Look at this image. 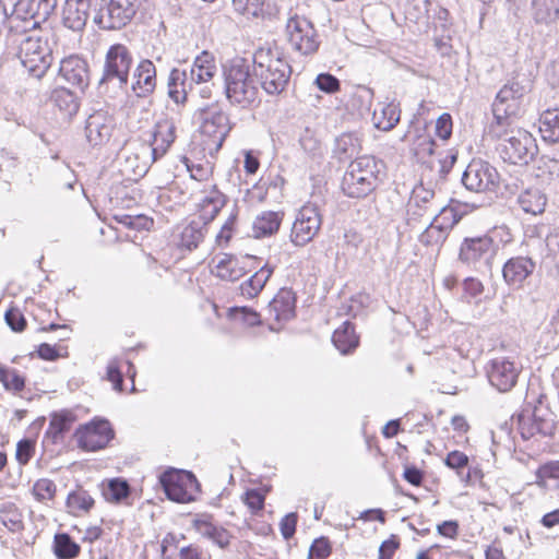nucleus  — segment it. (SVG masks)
<instances>
[{
    "label": "nucleus",
    "instance_id": "obj_1",
    "mask_svg": "<svg viewBox=\"0 0 559 559\" xmlns=\"http://www.w3.org/2000/svg\"><path fill=\"white\" fill-rule=\"evenodd\" d=\"M133 64V55L123 44H114L105 56L103 75L98 81V94L109 99H116L126 93L129 73Z\"/></svg>",
    "mask_w": 559,
    "mask_h": 559
},
{
    "label": "nucleus",
    "instance_id": "obj_2",
    "mask_svg": "<svg viewBox=\"0 0 559 559\" xmlns=\"http://www.w3.org/2000/svg\"><path fill=\"white\" fill-rule=\"evenodd\" d=\"M224 92L230 105L249 108L258 100L259 88L248 60L234 58L222 66Z\"/></svg>",
    "mask_w": 559,
    "mask_h": 559
},
{
    "label": "nucleus",
    "instance_id": "obj_3",
    "mask_svg": "<svg viewBox=\"0 0 559 559\" xmlns=\"http://www.w3.org/2000/svg\"><path fill=\"white\" fill-rule=\"evenodd\" d=\"M253 75L269 95L283 93L292 75V67L277 49L261 47L253 53Z\"/></svg>",
    "mask_w": 559,
    "mask_h": 559
},
{
    "label": "nucleus",
    "instance_id": "obj_4",
    "mask_svg": "<svg viewBox=\"0 0 559 559\" xmlns=\"http://www.w3.org/2000/svg\"><path fill=\"white\" fill-rule=\"evenodd\" d=\"M501 233L508 236L507 239L501 237V241L510 242L511 235L504 228L497 227L491 233L465 237L460 246L459 261L477 272H490L493 260L500 250V245L495 239V236L501 235Z\"/></svg>",
    "mask_w": 559,
    "mask_h": 559
},
{
    "label": "nucleus",
    "instance_id": "obj_5",
    "mask_svg": "<svg viewBox=\"0 0 559 559\" xmlns=\"http://www.w3.org/2000/svg\"><path fill=\"white\" fill-rule=\"evenodd\" d=\"M383 163L374 156L364 155L352 160L342 179V190L349 197H368L378 187Z\"/></svg>",
    "mask_w": 559,
    "mask_h": 559
},
{
    "label": "nucleus",
    "instance_id": "obj_6",
    "mask_svg": "<svg viewBox=\"0 0 559 559\" xmlns=\"http://www.w3.org/2000/svg\"><path fill=\"white\" fill-rule=\"evenodd\" d=\"M5 39L19 48L17 57L29 75L41 79L46 74L53 59L46 40L31 32L10 34Z\"/></svg>",
    "mask_w": 559,
    "mask_h": 559
},
{
    "label": "nucleus",
    "instance_id": "obj_7",
    "mask_svg": "<svg viewBox=\"0 0 559 559\" xmlns=\"http://www.w3.org/2000/svg\"><path fill=\"white\" fill-rule=\"evenodd\" d=\"M147 0H102L93 21L105 31L121 29L145 9Z\"/></svg>",
    "mask_w": 559,
    "mask_h": 559
},
{
    "label": "nucleus",
    "instance_id": "obj_8",
    "mask_svg": "<svg viewBox=\"0 0 559 559\" xmlns=\"http://www.w3.org/2000/svg\"><path fill=\"white\" fill-rule=\"evenodd\" d=\"M57 7V0H17L12 10L10 31L13 34L33 32L46 22Z\"/></svg>",
    "mask_w": 559,
    "mask_h": 559
},
{
    "label": "nucleus",
    "instance_id": "obj_9",
    "mask_svg": "<svg viewBox=\"0 0 559 559\" xmlns=\"http://www.w3.org/2000/svg\"><path fill=\"white\" fill-rule=\"evenodd\" d=\"M503 162L513 165H528L538 153L536 139L528 131L518 128L496 147Z\"/></svg>",
    "mask_w": 559,
    "mask_h": 559
},
{
    "label": "nucleus",
    "instance_id": "obj_10",
    "mask_svg": "<svg viewBox=\"0 0 559 559\" xmlns=\"http://www.w3.org/2000/svg\"><path fill=\"white\" fill-rule=\"evenodd\" d=\"M518 430L524 440L536 436L550 437L556 429L555 414L542 402L538 405H527L516 416Z\"/></svg>",
    "mask_w": 559,
    "mask_h": 559
},
{
    "label": "nucleus",
    "instance_id": "obj_11",
    "mask_svg": "<svg viewBox=\"0 0 559 559\" xmlns=\"http://www.w3.org/2000/svg\"><path fill=\"white\" fill-rule=\"evenodd\" d=\"M435 198V190L426 188L423 183L416 185L406 204V225L415 228L426 215L433 217L435 214H439L445 218L447 214H451L454 217L453 210L436 204Z\"/></svg>",
    "mask_w": 559,
    "mask_h": 559
},
{
    "label": "nucleus",
    "instance_id": "obj_12",
    "mask_svg": "<svg viewBox=\"0 0 559 559\" xmlns=\"http://www.w3.org/2000/svg\"><path fill=\"white\" fill-rule=\"evenodd\" d=\"M159 483L166 497L178 503H189L195 500L200 484L192 472L169 468L160 474Z\"/></svg>",
    "mask_w": 559,
    "mask_h": 559
},
{
    "label": "nucleus",
    "instance_id": "obj_13",
    "mask_svg": "<svg viewBox=\"0 0 559 559\" xmlns=\"http://www.w3.org/2000/svg\"><path fill=\"white\" fill-rule=\"evenodd\" d=\"M500 175L488 162L473 159L464 170L461 181L472 192L496 191L500 186Z\"/></svg>",
    "mask_w": 559,
    "mask_h": 559
},
{
    "label": "nucleus",
    "instance_id": "obj_14",
    "mask_svg": "<svg viewBox=\"0 0 559 559\" xmlns=\"http://www.w3.org/2000/svg\"><path fill=\"white\" fill-rule=\"evenodd\" d=\"M199 118L202 134L211 138L215 150H219L233 128L228 114L215 103L201 108Z\"/></svg>",
    "mask_w": 559,
    "mask_h": 559
},
{
    "label": "nucleus",
    "instance_id": "obj_15",
    "mask_svg": "<svg viewBox=\"0 0 559 559\" xmlns=\"http://www.w3.org/2000/svg\"><path fill=\"white\" fill-rule=\"evenodd\" d=\"M73 436L80 449L98 451L107 447L114 439L115 432L107 419L96 417L90 423L80 425Z\"/></svg>",
    "mask_w": 559,
    "mask_h": 559
},
{
    "label": "nucleus",
    "instance_id": "obj_16",
    "mask_svg": "<svg viewBox=\"0 0 559 559\" xmlns=\"http://www.w3.org/2000/svg\"><path fill=\"white\" fill-rule=\"evenodd\" d=\"M531 87L532 81L525 74L516 73L500 88L492 107H501L509 115L520 116L523 98Z\"/></svg>",
    "mask_w": 559,
    "mask_h": 559
},
{
    "label": "nucleus",
    "instance_id": "obj_17",
    "mask_svg": "<svg viewBox=\"0 0 559 559\" xmlns=\"http://www.w3.org/2000/svg\"><path fill=\"white\" fill-rule=\"evenodd\" d=\"M286 36L292 48L300 55L308 56L319 48L318 34L312 23L306 17L293 16L286 23Z\"/></svg>",
    "mask_w": 559,
    "mask_h": 559
},
{
    "label": "nucleus",
    "instance_id": "obj_18",
    "mask_svg": "<svg viewBox=\"0 0 559 559\" xmlns=\"http://www.w3.org/2000/svg\"><path fill=\"white\" fill-rule=\"evenodd\" d=\"M322 225L319 209L314 204L304 205L297 213L290 233L296 246H305L319 233Z\"/></svg>",
    "mask_w": 559,
    "mask_h": 559
},
{
    "label": "nucleus",
    "instance_id": "obj_19",
    "mask_svg": "<svg viewBox=\"0 0 559 559\" xmlns=\"http://www.w3.org/2000/svg\"><path fill=\"white\" fill-rule=\"evenodd\" d=\"M521 367L507 357L491 359L486 367L490 384L499 392H509L518 382Z\"/></svg>",
    "mask_w": 559,
    "mask_h": 559
},
{
    "label": "nucleus",
    "instance_id": "obj_20",
    "mask_svg": "<svg viewBox=\"0 0 559 559\" xmlns=\"http://www.w3.org/2000/svg\"><path fill=\"white\" fill-rule=\"evenodd\" d=\"M99 8V0H66L62 9V24L68 29L82 33L86 26L91 11Z\"/></svg>",
    "mask_w": 559,
    "mask_h": 559
},
{
    "label": "nucleus",
    "instance_id": "obj_21",
    "mask_svg": "<svg viewBox=\"0 0 559 559\" xmlns=\"http://www.w3.org/2000/svg\"><path fill=\"white\" fill-rule=\"evenodd\" d=\"M176 123L171 118L159 119L152 132L150 145L144 150L151 155V163L162 158L176 140Z\"/></svg>",
    "mask_w": 559,
    "mask_h": 559
},
{
    "label": "nucleus",
    "instance_id": "obj_22",
    "mask_svg": "<svg viewBox=\"0 0 559 559\" xmlns=\"http://www.w3.org/2000/svg\"><path fill=\"white\" fill-rule=\"evenodd\" d=\"M79 417L73 409H60L50 413L49 426L44 435V442L53 445L64 443L66 435L71 430L72 426L78 421Z\"/></svg>",
    "mask_w": 559,
    "mask_h": 559
},
{
    "label": "nucleus",
    "instance_id": "obj_23",
    "mask_svg": "<svg viewBox=\"0 0 559 559\" xmlns=\"http://www.w3.org/2000/svg\"><path fill=\"white\" fill-rule=\"evenodd\" d=\"M536 269V262L527 255L508 259L502 266V278L512 288H521Z\"/></svg>",
    "mask_w": 559,
    "mask_h": 559
},
{
    "label": "nucleus",
    "instance_id": "obj_24",
    "mask_svg": "<svg viewBox=\"0 0 559 559\" xmlns=\"http://www.w3.org/2000/svg\"><path fill=\"white\" fill-rule=\"evenodd\" d=\"M59 75L81 92L90 84L88 63L79 56H70L61 60Z\"/></svg>",
    "mask_w": 559,
    "mask_h": 559
},
{
    "label": "nucleus",
    "instance_id": "obj_25",
    "mask_svg": "<svg viewBox=\"0 0 559 559\" xmlns=\"http://www.w3.org/2000/svg\"><path fill=\"white\" fill-rule=\"evenodd\" d=\"M114 129V120L105 111H95L90 115L85 123V135L92 146L109 141Z\"/></svg>",
    "mask_w": 559,
    "mask_h": 559
},
{
    "label": "nucleus",
    "instance_id": "obj_26",
    "mask_svg": "<svg viewBox=\"0 0 559 559\" xmlns=\"http://www.w3.org/2000/svg\"><path fill=\"white\" fill-rule=\"evenodd\" d=\"M156 81L155 64L148 59H142L133 72L131 88L138 97L144 98L153 94Z\"/></svg>",
    "mask_w": 559,
    "mask_h": 559
},
{
    "label": "nucleus",
    "instance_id": "obj_27",
    "mask_svg": "<svg viewBox=\"0 0 559 559\" xmlns=\"http://www.w3.org/2000/svg\"><path fill=\"white\" fill-rule=\"evenodd\" d=\"M269 312L277 321H288L295 317L296 296L289 288H281L269 302Z\"/></svg>",
    "mask_w": 559,
    "mask_h": 559
},
{
    "label": "nucleus",
    "instance_id": "obj_28",
    "mask_svg": "<svg viewBox=\"0 0 559 559\" xmlns=\"http://www.w3.org/2000/svg\"><path fill=\"white\" fill-rule=\"evenodd\" d=\"M217 72L214 57L206 50L202 51L195 57L193 64L190 68L188 78L190 83H207ZM191 87V84H189Z\"/></svg>",
    "mask_w": 559,
    "mask_h": 559
},
{
    "label": "nucleus",
    "instance_id": "obj_29",
    "mask_svg": "<svg viewBox=\"0 0 559 559\" xmlns=\"http://www.w3.org/2000/svg\"><path fill=\"white\" fill-rule=\"evenodd\" d=\"M442 215L435 214L432 221L425 228L424 231L418 237V241L425 247H431L439 250L444 241L447 240L451 226L456 223V219L453 218L450 226L443 225L439 223V218Z\"/></svg>",
    "mask_w": 559,
    "mask_h": 559
},
{
    "label": "nucleus",
    "instance_id": "obj_30",
    "mask_svg": "<svg viewBox=\"0 0 559 559\" xmlns=\"http://www.w3.org/2000/svg\"><path fill=\"white\" fill-rule=\"evenodd\" d=\"M493 120L488 126L487 134L493 140H501L510 136L513 131L518 128L513 126L516 115H509L508 111L501 109V107H492Z\"/></svg>",
    "mask_w": 559,
    "mask_h": 559
},
{
    "label": "nucleus",
    "instance_id": "obj_31",
    "mask_svg": "<svg viewBox=\"0 0 559 559\" xmlns=\"http://www.w3.org/2000/svg\"><path fill=\"white\" fill-rule=\"evenodd\" d=\"M193 526L203 537L211 539L219 548H227L230 544V533L222 526H217L206 519H197Z\"/></svg>",
    "mask_w": 559,
    "mask_h": 559
},
{
    "label": "nucleus",
    "instance_id": "obj_32",
    "mask_svg": "<svg viewBox=\"0 0 559 559\" xmlns=\"http://www.w3.org/2000/svg\"><path fill=\"white\" fill-rule=\"evenodd\" d=\"M50 100L64 118L73 117L80 108L78 95L66 87H57L51 92Z\"/></svg>",
    "mask_w": 559,
    "mask_h": 559
},
{
    "label": "nucleus",
    "instance_id": "obj_33",
    "mask_svg": "<svg viewBox=\"0 0 559 559\" xmlns=\"http://www.w3.org/2000/svg\"><path fill=\"white\" fill-rule=\"evenodd\" d=\"M531 11L535 24H552L559 20V0H532Z\"/></svg>",
    "mask_w": 559,
    "mask_h": 559
},
{
    "label": "nucleus",
    "instance_id": "obj_34",
    "mask_svg": "<svg viewBox=\"0 0 559 559\" xmlns=\"http://www.w3.org/2000/svg\"><path fill=\"white\" fill-rule=\"evenodd\" d=\"M332 342L343 355L350 354L355 350L359 345V337L355 333L354 324L349 321H345L342 326L334 331Z\"/></svg>",
    "mask_w": 559,
    "mask_h": 559
},
{
    "label": "nucleus",
    "instance_id": "obj_35",
    "mask_svg": "<svg viewBox=\"0 0 559 559\" xmlns=\"http://www.w3.org/2000/svg\"><path fill=\"white\" fill-rule=\"evenodd\" d=\"M380 109L372 114L373 126L381 131L392 130L401 119V109L397 104H379Z\"/></svg>",
    "mask_w": 559,
    "mask_h": 559
},
{
    "label": "nucleus",
    "instance_id": "obj_36",
    "mask_svg": "<svg viewBox=\"0 0 559 559\" xmlns=\"http://www.w3.org/2000/svg\"><path fill=\"white\" fill-rule=\"evenodd\" d=\"M274 272V267L270 264L261 266L253 275L240 285V293L243 297L254 298L264 288Z\"/></svg>",
    "mask_w": 559,
    "mask_h": 559
},
{
    "label": "nucleus",
    "instance_id": "obj_37",
    "mask_svg": "<svg viewBox=\"0 0 559 559\" xmlns=\"http://www.w3.org/2000/svg\"><path fill=\"white\" fill-rule=\"evenodd\" d=\"M281 222L282 215L278 212H262L253 222L252 231L254 238H263L274 235L278 230Z\"/></svg>",
    "mask_w": 559,
    "mask_h": 559
},
{
    "label": "nucleus",
    "instance_id": "obj_38",
    "mask_svg": "<svg viewBox=\"0 0 559 559\" xmlns=\"http://www.w3.org/2000/svg\"><path fill=\"white\" fill-rule=\"evenodd\" d=\"M360 141L354 133H343L335 139L333 154L340 162H346L360 151Z\"/></svg>",
    "mask_w": 559,
    "mask_h": 559
},
{
    "label": "nucleus",
    "instance_id": "obj_39",
    "mask_svg": "<svg viewBox=\"0 0 559 559\" xmlns=\"http://www.w3.org/2000/svg\"><path fill=\"white\" fill-rule=\"evenodd\" d=\"M95 500L82 487H78L68 493L66 506L70 514L78 516L87 513L94 507Z\"/></svg>",
    "mask_w": 559,
    "mask_h": 559
},
{
    "label": "nucleus",
    "instance_id": "obj_40",
    "mask_svg": "<svg viewBox=\"0 0 559 559\" xmlns=\"http://www.w3.org/2000/svg\"><path fill=\"white\" fill-rule=\"evenodd\" d=\"M188 73L186 70L173 69L168 78V96L176 104L187 100Z\"/></svg>",
    "mask_w": 559,
    "mask_h": 559
},
{
    "label": "nucleus",
    "instance_id": "obj_41",
    "mask_svg": "<svg viewBox=\"0 0 559 559\" xmlns=\"http://www.w3.org/2000/svg\"><path fill=\"white\" fill-rule=\"evenodd\" d=\"M215 274L224 281L235 282L246 274L239 261L231 254H224L215 265Z\"/></svg>",
    "mask_w": 559,
    "mask_h": 559
},
{
    "label": "nucleus",
    "instance_id": "obj_42",
    "mask_svg": "<svg viewBox=\"0 0 559 559\" xmlns=\"http://www.w3.org/2000/svg\"><path fill=\"white\" fill-rule=\"evenodd\" d=\"M535 483L543 489L559 490V461L542 464L536 471Z\"/></svg>",
    "mask_w": 559,
    "mask_h": 559
},
{
    "label": "nucleus",
    "instance_id": "obj_43",
    "mask_svg": "<svg viewBox=\"0 0 559 559\" xmlns=\"http://www.w3.org/2000/svg\"><path fill=\"white\" fill-rule=\"evenodd\" d=\"M539 132L545 141L559 142V109H548L542 114Z\"/></svg>",
    "mask_w": 559,
    "mask_h": 559
},
{
    "label": "nucleus",
    "instance_id": "obj_44",
    "mask_svg": "<svg viewBox=\"0 0 559 559\" xmlns=\"http://www.w3.org/2000/svg\"><path fill=\"white\" fill-rule=\"evenodd\" d=\"M521 209L530 214L537 215L545 211L546 195L538 189H528L519 195Z\"/></svg>",
    "mask_w": 559,
    "mask_h": 559
},
{
    "label": "nucleus",
    "instance_id": "obj_45",
    "mask_svg": "<svg viewBox=\"0 0 559 559\" xmlns=\"http://www.w3.org/2000/svg\"><path fill=\"white\" fill-rule=\"evenodd\" d=\"M52 548L58 559H74L81 552V546L68 533H57Z\"/></svg>",
    "mask_w": 559,
    "mask_h": 559
},
{
    "label": "nucleus",
    "instance_id": "obj_46",
    "mask_svg": "<svg viewBox=\"0 0 559 559\" xmlns=\"http://www.w3.org/2000/svg\"><path fill=\"white\" fill-rule=\"evenodd\" d=\"M204 226L205 223L201 224L200 222H191L181 230L178 246L181 249H187L189 251L198 248L199 243L203 241L204 238Z\"/></svg>",
    "mask_w": 559,
    "mask_h": 559
},
{
    "label": "nucleus",
    "instance_id": "obj_47",
    "mask_svg": "<svg viewBox=\"0 0 559 559\" xmlns=\"http://www.w3.org/2000/svg\"><path fill=\"white\" fill-rule=\"evenodd\" d=\"M468 456L457 450L451 451L444 459V464L449 468L456 471V474L460 476V478L467 484L472 480L473 477V472L468 467ZM474 474H477L476 469H474Z\"/></svg>",
    "mask_w": 559,
    "mask_h": 559
},
{
    "label": "nucleus",
    "instance_id": "obj_48",
    "mask_svg": "<svg viewBox=\"0 0 559 559\" xmlns=\"http://www.w3.org/2000/svg\"><path fill=\"white\" fill-rule=\"evenodd\" d=\"M1 523L12 533L24 530L23 514L19 508L12 503H3L0 508Z\"/></svg>",
    "mask_w": 559,
    "mask_h": 559
},
{
    "label": "nucleus",
    "instance_id": "obj_49",
    "mask_svg": "<svg viewBox=\"0 0 559 559\" xmlns=\"http://www.w3.org/2000/svg\"><path fill=\"white\" fill-rule=\"evenodd\" d=\"M131 493L129 483L123 478H112L107 487L103 489V496L109 502L119 503L127 499Z\"/></svg>",
    "mask_w": 559,
    "mask_h": 559
},
{
    "label": "nucleus",
    "instance_id": "obj_50",
    "mask_svg": "<svg viewBox=\"0 0 559 559\" xmlns=\"http://www.w3.org/2000/svg\"><path fill=\"white\" fill-rule=\"evenodd\" d=\"M226 203V197L213 187L210 194L202 201V216L204 219L212 221Z\"/></svg>",
    "mask_w": 559,
    "mask_h": 559
},
{
    "label": "nucleus",
    "instance_id": "obj_51",
    "mask_svg": "<svg viewBox=\"0 0 559 559\" xmlns=\"http://www.w3.org/2000/svg\"><path fill=\"white\" fill-rule=\"evenodd\" d=\"M536 176L549 181L559 178V153L543 155L538 160Z\"/></svg>",
    "mask_w": 559,
    "mask_h": 559
},
{
    "label": "nucleus",
    "instance_id": "obj_52",
    "mask_svg": "<svg viewBox=\"0 0 559 559\" xmlns=\"http://www.w3.org/2000/svg\"><path fill=\"white\" fill-rule=\"evenodd\" d=\"M431 1L430 0H412L405 5L406 19L414 23H418L429 19Z\"/></svg>",
    "mask_w": 559,
    "mask_h": 559
},
{
    "label": "nucleus",
    "instance_id": "obj_53",
    "mask_svg": "<svg viewBox=\"0 0 559 559\" xmlns=\"http://www.w3.org/2000/svg\"><path fill=\"white\" fill-rule=\"evenodd\" d=\"M32 492L39 502L52 500L57 492V486L48 478H40L33 485Z\"/></svg>",
    "mask_w": 559,
    "mask_h": 559
},
{
    "label": "nucleus",
    "instance_id": "obj_54",
    "mask_svg": "<svg viewBox=\"0 0 559 559\" xmlns=\"http://www.w3.org/2000/svg\"><path fill=\"white\" fill-rule=\"evenodd\" d=\"M435 140L429 134H419L414 144L413 151L418 159H424L426 156H431L435 153Z\"/></svg>",
    "mask_w": 559,
    "mask_h": 559
},
{
    "label": "nucleus",
    "instance_id": "obj_55",
    "mask_svg": "<svg viewBox=\"0 0 559 559\" xmlns=\"http://www.w3.org/2000/svg\"><path fill=\"white\" fill-rule=\"evenodd\" d=\"M314 84L320 91L326 94H335L341 90L340 80L328 72L318 74L314 80Z\"/></svg>",
    "mask_w": 559,
    "mask_h": 559
},
{
    "label": "nucleus",
    "instance_id": "obj_56",
    "mask_svg": "<svg viewBox=\"0 0 559 559\" xmlns=\"http://www.w3.org/2000/svg\"><path fill=\"white\" fill-rule=\"evenodd\" d=\"M332 546L328 537L316 538L309 549L308 559H325L331 555Z\"/></svg>",
    "mask_w": 559,
    "mask_h": 559
},
{
    "label": "nucleus",
    "instance_id": "obj_57",
    "mask_svg": "<svg viewBox=\"0 0 559 559\" xmlns=\"http://www.w3.org/2000/svg\"><path fill=\"white\" fill-rule=\"evenodd\" d=\"M233 5L241 14L259 16L263 11L264 0H233Z\"/></svg>",
    "mask_w": 559,
    "mask_h": 559
},
{
    "label": "nucleus",
    "instance_id": "obj_58",
    "mask_svg": "<svg viewBox=\"0 0 559 559\" xmlns=\"http://www.w3.org/2000/svg\"><path fill=\"white\" fill-rule=\"evenodd\" d=\"M119 222L135 230H150L154 224L153 219L146 215H123Z\"/></svg>",
    "mask_w": 559,
    "mask_h": 559
},
{
    "label": "nucleus",
    "instance_id": "obj_59",
    "mask_svg": "<svg viewBox=\"0 0 559 559\" xmlns=\"http://www.w3.org/2000/svg\"><path fill=\"white\" fill-rule=\"evenodd\" d=\"M7 324L13 332H23L27 325V321L17 308H10L4 314Z\"/></svg>",
    "mask_w": 559,
    "mask_h": 559
},
{
    "label": "nucleus",
    "instance_id": "obj_60",
    "mask_svg": "<svg viewBox=\"0 0 559 559\" xmlns=\"http://www.w3.org/2000/svg\"><path fill=\"white\" fill-rule=\"evenodd\" d=\"M35 451V443L31 439H22L16 444L15 457L17 462L25 465L29 462Z\"/></svg>",
    "mask_w": 559,
    "mask_h": 559
},
{
    "label": "nucleus",
    "instance_id": "obj_61",
    "mask_svg": "<svg viewBox=\"0 0 559 559\" xmlns=\"http://www.w3.org/2000/svg\"><path fill=\"white\" fill-rule=\"evenodd\" d=\"M243 501L252 513H258L264 507L265 495L257 488L248 489L245 493Z\"/></svg>",
    "mask_w": 559,
    "mask_h": 559
},
{
    "label": "nucleus",
    "instance_id": "obj_62",
    "mask_svg": "<svg viewBox=\"0 0 559 559\" xmlns=\"http://www.w3.org/2000/svg\"><path fill=\"white\" fill-rule=\"evenodd\" d=\"M106 379L112 383L116 391H123V374L120 370L118 360L112 359L109 361L107 366Z\"/></svg>",
    "mask_w": 559,
    "mask_h": 559
},
{
    "label": "nucleus",
    "instance_id": "obj_63",
    "mask_svg": "<svg viewBox=\"0 0 559 559\" xmlns=\"http://www.w3.org/2000/svg\"><path fill=\"white\" fill-rule=\"evenodd\" d=\"M436 134L442 139L448 140L452 134V117L450 114H442L436 121Z\"/></svg>",
    "mask_w": 559,
    "mask_h": 559
},
{
    "label": "nucleus",
    "instance_id": "obj_64",
    "mask_svg": "<svg viewBox=\"0 0 559 559\" xmlns=\"http://www.w3.org/2000/svg\"><path fill=\"white\" fill-rule=\"evenodd\" d=\"M297 521L298 515L295 512L288 513L282 519L280 526L284 539L288 540L294 536L296 532Z\"/></svg>",
    "mask_w": 559,
    "mask_h": 559
}]
</instances>
